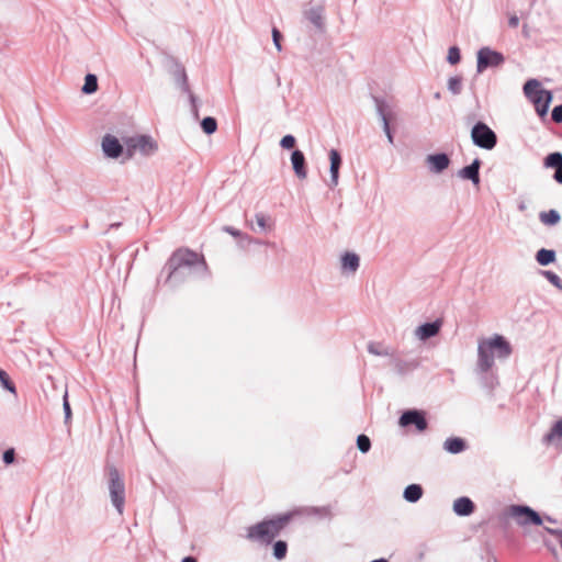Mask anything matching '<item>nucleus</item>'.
Masks as SVG:
<instances>
[{"instance_id": "1", "label": "nucleus", "mask_w": 562, "mask_h": 562, "mask_svg": "<svg viewBox=\"0 0 562 562\" xmlns=\"http://www.w3.org/2000/svg\"><path fill=\"white\" fill-rule=\"evenodd\" d=\"M294 514L283 513L251 525L247 528L246 538L263 546L273 543V557L283 560L288 553V543L284 540L274 541L281 531L292 520Z\"/></svg>"}, {"instance_id": "2", "label": "nucleus", "mask_w": 562, "mask_h": 562, "mask_svg": "<svg viewBox=\"0 0 562 562\" xmlns=\"http://www.w3.org/2000/svg\"><path fill=\"white\" fill-rule=\"evenodd\" d=\"M200 266L203 270L207 269V265L203 255L189 249L179 248L175 250L164 266L162 273L166 272L165 283L176 286L184 281L186 270H191Z\"/></svg>"}, {"instance_id": "3", "label": "nucleus", "mask_w": 562, "mask_h": 562, "mask_svg": "<svg viewBox=\"0 0 562 562\" xmlns=\"http://www.w3.org/2000/svg\"><path fill=\"white\" fill-rule=\"evenodd\" d=\"M108 488L111 503L116 512L122 515L125 505V483L124 479L114 465H108Z\"/></svg>"}, {"instance_id": "4", "label": "nucleus", "mask_w": 562, "mask_h": 562, "mask_svg": "<svg viewBox=\"0 0 562 562\" xmlns=\"http://www.w3.org/2000/svg\"><path fill=\"white\" fill-rule=\"evenodd\" d=\"M505 514L514 518L519 527L541 526L543 524L542 516L528 505H510Z\"/></svg>"}, {"instance_id": "5", "label": "nucleus", "mask_w": 562, "mask_h": 562, "mask_svg": "<svg viewBox=\"0 0 562 562\" xmlns=\"http://www.w3.org/2000/svg\"><path fill=\"white\" fill-rule=\"evenodd\" d=\"M471 139L476 147L485 150H492L497 145L496 133L482 121L472 126Z\"/></svg>"}, {"instance_id": "6", "label": "nucleus", "mask_w": 562, "mask_h": 562, "mask_svg": "<svg viewBox=\"0 0 562 562\" xmlns=\"http://www.w3.org/2000/svg\"><path fill=\"white\" fill-rule=\"evenodd\" d=\"M505 63V56L503 53L491 48L490 46H483L476 52V72L483 74L490 68L502 67Z\"/></svg>"}, {"instance_id": "7", "label": "nucleus", "mask_w": 562, "mask_h": 562, "mask_svg": "<svg viewBox=\"0 0 562 562\" xmlns=\"http://www.w3.org/2000/svg\"><path fill=\"white\" fill-rule=\"evenodd\" d=\"M126 155L132 157L136 150L144 156H150L158 149L157 143L149 135H139L125 139Z\"/></svg>"}, {"instance_id": "8", "label": "nucleus", "mask_w": 562, "mask_h": 562, "mask_svg": "<svg viewBox=\"0 0 562 562\" xmlns=\"http://www.w3.org/2000/svg\"><path fill=\"white\" fill-rule=\"evenodd\" d=\"M303 20L313 26L314 33L323 35L326 32L325 8L317 4L305 9L302 13Z\"/></svg>"}, {"instance_id": "9", "label": "nucleus", "mask_w": 562, "mask_h": 562, "mask_svg": "<svg viewBox=\"0 0 562 562\" xmlns=\"http://www.w3.org/2000/svg\"><path fill=\"white\" fill-rule=\"evenodd\" d=\"M398 425L401 427L415 426L417 431L423 432L428 428L426 413L416 408L406 409L400 416Z\"/></svg>"}, {"instance_id": "10", "label": "nucleus", "mask_w": 562, "mask_h": 562, "mask_svg": "<svg viewBox=\"0 0 562 562\" xmlns=\"http://www.w3.org/2000/svg\"><path fill=\"white\" fill-rule=\"evenodd\" d=\"M372 99L375 104L376 114L382 122L383 132L385 133L389 143L394 144V134L390 125L393 114L390 110V105L383 98L373 95Z\"/></svg>"}, {"instance_id": "11", "label": "nucleus", "mask_w": 562, "mask_h": 562, "mask_svg": "<svg viewBox=\"0 0 562 562\" xmlns=\"http://www.w3.org/2000/svg\"><path fill=\"white\" fill-rule=\"evenodd\" d=\"M477 369L480 372H487L494 364V353L487 340H483L477 347Z\"/></svg>"}, {"instance_id": "12", "label": "nucleus", "mask_w": 562, "mask_h": 562, "mask_svg": "<svg viewBox=\"0 0 562 562\" xmlns=\"http://www.w3.org/2000/svg\"><path fill=\"white\" fill-rule=\"evenodd\" d=\"M169 60L171 63V68L169 69V72L173 77L176 85L181 89L183 93L190 92L191 89L183 65L173 57H170Z\"/></svg>"}, {"instance_id": "13", "label": "nucleus", "mask_w": 562, "mask_h": 562, "mask_svg": "<svg viewBox=\"0 0 562 562\" xmlns=\"http://www.w3.org/2000/svg\"><path fill=\"white\" fill-rule=\"evenodd\" d=\"M102 150L105 157L116 159L123 154V145L117 137L105 134L102 138Z\"/></svg>"}, {"instance_id": "14", "label": "nucleus", "mask_w": 562, "mask_h": 562, "mask_svg": "<svg viewBox=\"0 0 562 562\" xmlns=\"http://www.w3.org/2000/svg\"><path fill=\"white\" fill-rule=\"evenodd\" d=\"M487 342L499 359H507L513 352L509 341L502 335H494Z\"/></svg>"}, {"instance_id": "15", "label": "nucleus", "mask_w": 562, "mask_h": 562, "mask_svg": "<svg viewBox=\"0 0 562 562\" xmlns=\"http://www.w3.org/2000/svg\"><path fill=\"white\" fill-rule=\"evenodd\" d=\"M441 326L442 321L440 318H437L432 322H426L416 328L415 335L419 340L426 341L437 336L441 329Z\"/></svg>"}, {"instance_id": "16", "label": "nucleus", "mask_w": 562, "mask_h": 562, "mask_svg": "<svg viewBox=\"0 0 562 562\" xmlns=\"http://www.w3.org/2000/svg\"><path fill=\"white\" fill-rule=\"evenodd\" d=\"M482 161L479 158L473 159V161L464 166L458 171V177H460L463 180H470L474 186H479L481 179H480V168H481Z\"/></svg>"}, {"instance_id": "17", "label": "nucleus", "mask_w": 562, "mask_h": 562, "mask_svg": "<svg viewBox=\"0 0 562 562\" xmlns=\"http://www.w3.org/2000/svg\"><path fill=\"white\" fill-rule=\"evenodd\" d=\"M291 165L295 176L303 180L307 177V162L305 155L300 149H293L291 153Z\"/></svg>"}, {"instance_id": "18", "label": "nucleus", "mask_w": 562, "mask_h": 562, "mask_svg": "<svg viewBox=\"0 0 562 562\" xmlns=\"http://www.w3.org/2000/svg\"><path fill=\"white\" fill-rule=\"evenodd\" d=\"M538 95L531 102L535 105L537 114L543 119L547 116L550 104L553 100V94L550 90H542L537 93Z\"/></svg>"}, {"instance_id": "19", "label": "nucleus", "mask_w": 562, "mask_h": 562, "mask_svg": "<svg viewBox=\"0 0 562 562\" xmlns=\"http://www.w3.org/2000/svg\"><path fill=\"white\" fill-rule=\"evenodd\" d=\"M328 156H329V162H330V165H329V173H330L329 187L335 188L338 184L339 170L342 165V158H341L339 150H337L335 148H331L329 150Z\"/></svg>"}, {"instance_id": "20", "label": "nucleus", "mask_w": 562, "mask_h": 562, "mask_svg": "<svg viewBox=\"0 0 562 562\" xmlns=\"http://www.w3.org/2000/svg\"><path fill=\"white\" fill-rule=\"evenodd\" d=\"M426 161L434 173L443 172L450 165V158L446 153H436L427 156Z\"/></svg>"}, {"instance_id": "21", "label": "nucleus", "mask_w": 562, "mask_h": 562, "mask_svg": "<svg viewBox=\"0 0 562 562\" xmlns=\"http://www.w3.org/2000/svg\"><path fill=\"white\" fill-rule=\"evenodd\" d=\"M390 363L394 367V370L400 375H405L418 368L419 361L416 359H401L393 352L390 359Z\"/></svg>"}, {"instance_id": "22", "label": "nucleus", "mask_w": 562, "mask_h": 562, "mask_svg": "<svg viewBox=\"0 0 562 562\" xmlns=\"http://www.w3.org/2000/svg\"><path fill=\"white\" fill-rule=\"evenodd\" d=\"M543 165L546 168L555 169L553 179L562 184V153L553 151L548 154L543 159Z\"/></svg>"}, {"instance_id": "23", "label": "nucleus", "mask_w": 562, "mask_h": 562, "mask_svg": "<svg viewBox=\"0 0 562 562\" xmlns=\"http://www.w3.org/2000/svg\"><path fill=\"white\" fill-rule=\"evenodd\" d=\"M341 272L344 274H353L360 266V257L353 251H345L340 258Z\"/></svg>"}, {"instance_id": "24", "label": "nucleus", "mask_w": 562, "mask_h": 562, "mask_svg": "<svg viewBox=\"0 0 562 562\" xmlns=\"http://www.w3.org/2000/svg\"><path fill=\"white\" fill-rule=\"evenodd\" d=\"M453 513L460 517H468L475 512L474 502L468 496H461L453 502Z\"/></svg>"}, {"instance_id": "25", "label": "nucleus", "mask_w": 562, "mask_h": 562, "mask_svg": "<svg viewBox=\"0 0 562 562\" xmlns=\"http://www.w3.org/2000/svg\"><path fill=\"white\" fill-rule=\"evenodd\" d=\"M467 448V441L461 437H449L443 442V449L451 454L461 453Z\"/></svg>"}, {"instance_id": "26", "label": "nucleus", "mask_w": 562, "mask_h": 562, "mask_svg": "<svg viewBox=\"0 0 562 562\" xmlns=\"http://www.w3.org/2000/svg\"><path fill=\"white\" fill-rule=\"evenodd\" d=\"M424 494V490L420 484H409L404 488L403 497L408 503H417Z\"/></svg>"}, {"instance_id": "27", "label": "nucleus", "mask_w": 562, "mask_h": 562, "mask_svg": "<svg viewBox=\"0 0 562 562\" xmlns=\"http://www.w3.org/2000/svg\"><path fill=\"white\" fill-rule=\"evenodd\" d=\"M557 260V252L553 249L541 248L536 252V261L542 266H549Z\"/></svg>"}, {"instance_id": "28", "label": "nucleus", "mask_w": 562, "mask_h": 562, "mask_svg": "<svg viewBox=\"0 0 562 562\" xmlns=\"http://www.w3.org/2000/svg\"><path fill=\"white\" fill-rule=\"evenodd\" d=\"M525 95L532 101L538 95L539 91H542L541 83L537 79H529L522 87Z\"/></svg>"}, {"instance_id": "29", "label": "nucleus", "mask_w": 562, "mask_h": 562, "mask_svg": "<svg viewBox=\"0 0 562 562\" xmlns=\"http://www.w3.org/2000/svg\"><path fill=\"white\" fill-rule=\"evenodd\" d=\"M539 218L542 224L548 226H554L561 221V215L557 210L543 211L539 214Z\"/></svg>"}, {"instance_id": "30", "label": "nucleus", "mask_w": 562, "mask_h": 562, "mask_svg": "<svg viewBox=\"0 0 562 562\" xmlns=\"http://www.w3.org/2000/svg\"><path fill=\"white\" fill-rule=\"evenodd\" d=\"M98 88V77L94 74H87L85 77V83L81 87V92L83 94H92L97 92Z\"/></svg>"}, {"instance_id": "31", "label": "nucleus", "mask_w": 562, "mask_h": 562, "mask_svg": "<svg viewBox=\"0 0 562 562\" xmlns=\"http://www.w3.org/2000/svg\"><path fill=\"white\" fill-rule=\"evenodd\" d=\"M555 438L562 440V419L557 420L550 431L543 436L544 443L552 442Z\"/></svg>"}, {"instance_id": "32", "label": "nucleus", "mask_w": 562, "mask_h": 562, "mask_svg": "<svg viewBox=\"0 0 562 562\" xmlns=\"http://www.w3.org/2000/svg\"><path fill=\"white\" fill-rule=\"evenodd\" d=\"M368 352L374 356H392V350L387 347H383L381 342L370 341L368 344Z\"/></svg>"}, {"instance_id": "33", "label": "nucleus", "mask_w": 562, "mask_h": 562, "mask_svg": "<svg viewBox=\"0 0 562 562\" xmlns=\"http://www.w3.org/2000/svg\"><path fill=\"white\" fill-rule=\"evenodd\" d=\"M463 78L461 76H453L448 79L447 88L453 94L458 95L462 91Z\"/></svg>"}, {"instance_id": "34", "label": "nucleus", "mask_w": 562, "mask_h": 562, "mask_svg": "<svg viewBox=\"0 0 562 562\" xmlns=\"http://www.w3.org/2000/svg\"><path fill=\"white\" fill-rule=\"evenodd\" d=\"M201 128L206 135H212L217 130V121L213 116H205L201 121Z\"/></svg>"}, {"instance_id": "35", "label": "nucleus", "mask_w": 562, "mask_h": 562, "mask_svg": "<svg viewBox=\"0 0 562 562\" xmlns=\"http://www.w3.org/2000/svg\"><path fill=\"white\" fill-rule=\"evenodd\" d=\"M0 384H1V386L5 391H8V392H10L12 394H16V386H15V384L10 379L9 374L4 370H2L1 368H0Z\"/></svg>"}, {"instance_id": "36", "label": "nucleus", "mask_w": 562, "mask_h": 562, "mask_svg": "<svg viewBox=\"0 0 562 562\" xmlns=\"http://www.w3.org/2000/svg\"><path fill=\"white\" fill-rule=\"evenodd\" d=\"M447 61L452 66L458 65L461 61V50L458 46L453 45L449 47Z\"/></svg>"}, {"instance_id": "37", "label": "nucleus", "mask_w": 562, "mask_h": 562, "mask_svg": "<svg viewBox=\"0 0 562 562\" xmlns=\"http://www.w3.org/2000/svg\"><path fill=\"white\" fill-rule=\"evenodd\" d=\"M541 273L552 285L562 291V279L555 272L543 270Z\"/></svg>"}, {"instance_id": "38", "label": "nucleus", "mask_w": 562, "mask_h": 562, "mask_svg": "<svg viewBox=\"0 0 562 562\" xmlns=\"http://www.w3.org/2000/svg\"><path fill=\"white\" fill-rule=\"evenodd\" d=\"M357 448L362 453L369 452L370 449H371V440H370V438L367 435H364V434L359 435L357 437Z\"/></svg>"}, {"instance_id": "39", "label": "nucleus", "mask_w": 562, "mask_h": 562, "mask_svg": "<svg viewBox=\"0 0 562 562\" xmlns=\"http://www.w3.org/2000/svg\"><path fill=\"white\" fill-rule=\"evenodd\" d=\"M63 409H64V415H65V424H68L69 420L71 419L72 413H71V407H70L69 400H68L67 391H65L64 396H63Z\"/></svg>"}, {"instance_id": "40", "label": "nucleus", "mask_w": 562, "mask_h": 562, "mask_svg": "<svg viewBox=\"0 0 562 562\" xmlns=\"http://www.w3.org/2000/svg\"><path fill=\"white\" fill-rule=\"evenodd\" d=\"M271 34H272V42H273L274 47L277 48L278 52H281L282 50L281 42L283 40V35H282L281 31L278 27L273 26Z\"/></svg>"}, {"instance_id": "41", "label": "nucleus", "mask_w": 562, "mask_h": 562, "mask_svg": "<svg viewBox=\"0 0 562 562\" xmlns=\"http://www.w3.org/2000/svg\"><path fill=\"white\" fill-rule=\"evenodd\" d=\"M296 139L292 134L284 135L280 140V146L283 149H292L295 146Z\"/></svg>"}, {"instance_id": "42", "label": "nucleus", "mask_w": 562, "mask_h": 562, "mask_svg": "<svg viewBox=\"0 0 562 562\" xmlns=\"http://www.w3.org/2000/svg\"><path fill=\"white\" fill-rule=\"evenodd\" d=\"M15 456H16V453H15L14 448H8L2 453V461H3V463L5 465H10V464L14 463Z\"/></svg>"}, {"instance_id": "43", "label": "nucleus", "mask_w": 562, "mask_h": 562, "mask_svg": "<svg viewBox=\"0 0 562 562\" xmlns=\"http://www.w3.org/2000/svg\"><path fill=\"white\" fill-rule=\"evenodd\" d=\"M189 97V101H190V104H191V112L193 114V116L195 119H199V109H198V99L192 93V91L190 90V92H186Z\"/></svg>"}, {"instance_id": "44", "label": "nucleus", "mask_w": 562, "mask_h": 562, "mask_svg": "<svg viewBox=\"0 0 562 562\" xmlns=\"http://www.w3.org/2000/svg\"><path fill=\"white\" fill-rule=\"evenodd\" d=\"M551 120L558 124L562 123V103L552 109Z\"/></svg>"}, {"instance_id": "45", "label": "nucleus", "mask_w": 562, "mask_h": 562, "mask_svg": "<svg viewBox=\"0 0 562 562\" xmlns=\"http://www.w3.org/2000/svg\"><path fill=\"white\" fill-rule=\"evenodd\" d=\"M255 218H256V223L259 226V228L261 231H263V232L267 231V228H268V224H267L268 218H267V216L265 214H262V213H257L255 215Z\"/></svg>"}, {"instance_id": "46", "label": "nucleus", "mask_w": 562, "mask_h": 562, "mask_svg": "<svg viewBox=\"0 0 562 562\" xmlns=\"http://www.w3.org/2000/svg\"><path fill=\"white\" fill-rule=\"evenodd\" d=\"M224 232L228 233L229 235L234 236V237H241L244 239H249L248 235H243V233L233 227V226H224L223 227Z\"/></svg>"}, {"instance_id": "47", "label": "nucleus", "mask_w": 562, "mask_h": 562, "mask_svg": "<svg viewBox=\"0 0 562 562\" xmlns=\"http://www.w3.org/2000/svg\"><path fill=\"white\" fill-rule=\"evenodd\" d=\"M508 25L516 29L519 25V18L516 14L510 15L508 19Z\"/></svg>"}, {"instance_id": "48", "label": "nucleus", "mask_w": 562, "mask_h": 562, "mask_svg": "<svg viewBox=\"0 0 562 562\" xmlns=\"http://www.w3.org/2000/svg\"><path fill=\"white\" fill-rule=\"evenodd\" d=\"M544 530H546L548 533L552 535V536H558V535H561V533H562V531H561V530H559V529H552V528H549V527H544Z\"/></svg>"}, {"instance_id": "49", "label": "nucleus", "mask_w": 562, "mask_h": 562, "mask_svg": "<svg viewBox=\"0 0 562 562\" xmlns=\"http://www.w3.org/2000/svg\"><path fill=\"white\" fill-rule=\"evenodd\" d=\"M181 562H196V559L192 555L184 557Z\"/></svg>"}, {"instance_id": "50", "label": "nucleus", "mask_w": 562, "mask_h": 562, "mask_svg": "<svg viewBox=\"0 0 562 562\" xmlns=\"http://www.w3.org/2000/svg\"><path fill=\"white\" fill-rule=\"evenodd\" d=\"M543 520H547L548 522H551V524H557V520L554 518H552L551 516H544L542 517Z\"/></svg>"}, {"instance_id": "51", "label": "nucleus", "mask_w": 562, "mask_h": 562, "mask_svg": "<svg viewBox=\"0 0 562 562\" xmlns=\"http://www.w3.org/2000/svg\"><path fill=\"white\" fill-rule=\"evenodd\" d=\"M371 562H387V560L384 559V558H380V559H375V560H373Z\"/></svg>"}, {"instance_id": "52", "label": "nucleus", "mask_w": 562, "mask_h": 562, "mask_svg": "<svg viewBox=\"0 0 562 562\" xmlns=\"http://www.w3.org/2000/svg\"><path fill=\"white\" fill-rule=\"evenodd\" d=\"M121 226V223H113L110 225L111 228H117Z\"/></svg>"}, {"instance_id": "53", "label": "nucleus", "mask_w": 562, "mask_h": 562, "mask_svg": "<svg viewBox=\"0 0 562 562\" xmlns=\"http://www.w3.org/2000/svg\"><path fill=\"white\" fill-rule=\"evenodd\" d=\"M519 210H520V211H524V210H525V204H524V203H521V204L519 205Z\"/></svg>"}, {"instance_id": "54", "label": "nucleus", "mask_w": 562, "mask_h": 562, "mask_svg": "<svg viewBox=\"0 0 562 562\" xmlns=\"http://www.w3.org/2000/svg\"><path fill=\"white\" fill-rule=\"evenodd\" d=\"M435 98H436V99H440V93H439V92H436V93H435Z\"/></svg>"}, {"instance_id": "55", "label": "nucleus", "mask_w": 562, "mask_h": 562, "mask_svg": "<svg viewBox=\"0 0 562 562\" xmlns=\"http://www.w3.org/2000/svg\"><path fill=\"white\" fill-rule=\"evenodd\" d=\"M561 548H562V539H561Z\"/></svg>"}, {"instance_id": "56", "label": "nucleus", "mask_w": 562, "mask_h": 562, "mask_svg": "<svg viewBox=\"0 0 562 562\" xmlns=\"http://www.w3.org/2000/svg\"><path fill=\"white\" fill-rule=\"evenodd\" d=\"M536 0H532V2H535Z\"/></svg>"}]
</instances>
